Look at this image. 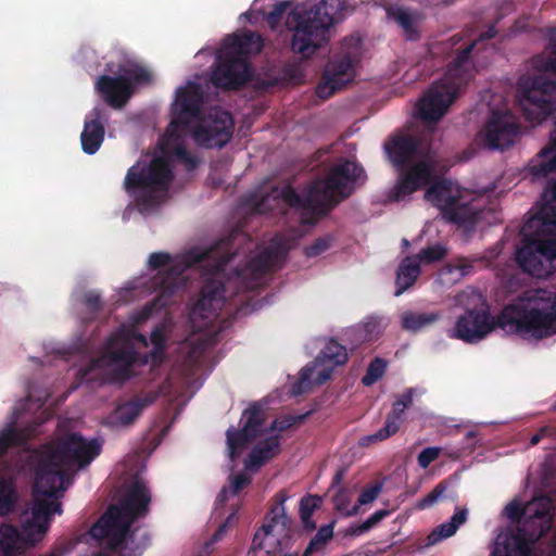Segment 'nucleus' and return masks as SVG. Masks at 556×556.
<instances>
[{
	"label": "nucleus",
	"mask_w": 556,
	"mask_h": 556,
	"mask_svg": "<svg viewBox=\"0 0 556 556\" xmlns=\"http://www.w3.org/2000/svg\"><path fill=\"white\" fill-rule=\"evenodd\" d=\"M237 236L238 232L233 231L210 249L193 248L186 252L181 261L168 271L156 275L152 285L157 294L142 307L138 320H147L154 313L169 305L173 295L182 286L181 276L185 270L202 266L206 271L202 275L199 296L190 308L189 317L191 321L202 320L203 326L208 325L225 302L224 270L236 255L233 240Z\"/></svg>",
	"instance_id": "nucleus-1"
},
{
	"label": "nucleus",
	"mask_w": 556,
	"mask_h": 556,
	"mask_svg": "<svg viewBox=\"0 0 556 556\" xmlns=\"http://www.w3.org/2000/svg\"><path fill=\"white\" fill-rule=\"evenodd\" d=\"M237 236L238 232L233 231L210 249L193 248L186 252L181 261L168 271L156 275L152 285L157 294L142 307L138 320H147L154 313L169 305L173 295L182 286L181 276L185 270L202 266L206 271L202 275L199 296L190 308L189 317L191 321L202 320L203 326L208 325L225 302L224 270L236 255L233 240Z\"/></svg>",
	"instance_id": "nucleus-2"
},
{
	"label": "nucleus",
	"mask_w": 556,
	"mask_h": 556,
	"mask_svg": "<svg viewBox=\"0 0 556 556\" xmlns=\"http://www.w3.org/2000/svg\"><path fill=\"white\" fill-rule=\"evenodd\" d=\"M527 306L506 305L496 318L488 309H467L454 328V337L468 343L482 340L493 329L522 338L544 339L556 333V293L538 289Z\"/></svg>",
	"instance_id": "nucleus-3"
},
{
	"label": "nucleus",
	"mask_w": 556,
	"mask_h": 556,
	"mask_svg": "<svg viewBox=\"0 0 556 556\" xmlns=\"http://www.w3.org/2000/svg\"><path fill=\"white\" fill-rule=\"evenodd\" d=\"M520 233L523 245L517 250L516 261L521 269L536 278L556 273V179L543 190L539 210Z\"/></svg>",
	"instance_id": "nucleus-4"
},
{
	"label": "nucleus",
	"mask_w": 556,
	"mask_h": 556,
	"mask_svg": "<svg viewBox=\"0 0 556 556\" xmlns=\"http://www.w3.org/2000/svg\"><path fill=\"white\" fill-rule=\"evenodd\" d=\"M102 451V441L85 439L80 433H68L42 446L36 469L34 494L48 498L64 491L71 482L66 469L88 466Z\"/></svg>",
	"instance_id": "nucleus-5"
},
{
	"label": "nucleus",
	"mask_w": 556,
	"mask_h": 556,
	"mask_svg": "<svg viewBox=\"0 0 556 556\" xmlns=\"http://www.w3.org/2000/svg\"><path fill=\"white\" fill-rule=\"evenodd\" d=\"M387 161L399 172L393 198L400 202L424 189L432 179L439 160L426 137L397 131L383 142Z\"/></svg>",
	"instance_id": "nucleus-6"
},
{
	"label": "nucleus",
	"mask_w": 556,
	"mask_h": 556,
	"mask_svg": "<svg viewBox=\"0 0 556 556\" xmlns=\"http://www.w3.org/2000/svg\"><path fill=\"white\" fill-rule=\"evenodd\" d=\"M494 25L464 48H460L447 66V77L432 84L417 103V117L426 124L438 123L457 98L459 89L473 77V55L481 50L484 41L496 35Z\"/></svg>",
	"instance_id": "nucleus-7"
},
{
	"label": "nucleus",
	"mask_w": 556,
	"mask_h": 556,
	"mask_svg": "<svg viewBox=\"0 0 556 556\" xmlns=\"http://www.w3.org/2000/svg\"><path fill=\"white\" fill-rule=\"evenodd\" d=\"M362 178L366 179L362 165L350 160H340L329 168L324 178L311 184L305 198H302L291 186L285 187L280 197L290 207L325 215L342 200L349 198L354 191L355 182Z\"/></svg>",
	"instance_id": "nucleus-8"
},
{
	"label": "nucleus",
	"mask_w": 556,
	"mask_h": 556,
	"mask_svg": "<svg viewBox=\"0 0 556 556\" xmlns=\"http://www.w3.org/2000/svg\"><path fill=\"white\" fill-rule=\"evenodd\" d=\"M532 67L541 74L521 77L517 98L525 118L541 124L556 111V81L545 76H556V29L549 31L546 49L533 56Z\"/></svg>",
	"instance_id": "nucleus-9"
},
{
	"label": "nucleus",
	"mask_w": 556,
	"mask_h": 556,
	"mask_svg": "<svg viewBox=\"0 0 556 556\" xmlns=\"http://www.w3.org/2000/svg\"><path fill=\"white\" fill-rule=\"evenodd\" d=\"M151 493L147 485L135 480L117 504H112L91 527L90 533L97 539H108L112 551L122 549L132 536V523L149 513Z\"/></svg>",
	"instance_id": "nucleus-10"
},
{
	"label": "nucleus",
	"mask_w": 556,
	"mask_h": 556,
	"mask_svg": "<svg viewBox=\"0 0 556 556\" xmlns=\"http://www.w3.org/2000/svg\"><path fill=\"white\" fill-rule=\"evenodd\" d=\"M174 173L165 156L140 159L128 168L124 178V189L131 197L139 211L156 208L165 199Z\"/></svg>",
	"instance_id": "nucleus-11"
},
{
	"label": "nucleus",
	"mask_w": 556,
	"mask_h": 556,
	"mask_svg": "<svg viewBox=\"0 0 556 556\" xmlns=\"http://www.w3.org/2000/svg\"><path fill=\"white\" fill-rule=\"evenodd\" d=\"M341 0H321L311 10L295 14L291 41L293 52L309 58L328 38L330 26L341 20Z\"/></svg>",
	"instance_id": "nucleus-12"
},
{
	"label": "nucleus",
	"mask_w": 556,
	"mask_h": 556,
	"mask_svg": "<svg viewBox=\"0 0 556 556\" xmlns=\"http://www.w3.org/2000/svg\"><path fill=\"white\" fill-rule=\"evenodd\" d=\"M276 504L264 518V523L255 532L248 556H280L291 548L293 520L287 515L283 492L276 494Z\"/></svg>",
	"instance_id": "nucleus-13"
},
{
	"label": "nucleus",
	"mask_w": 556,
	"mask_h": 556,
	"mask_svg": "<svg viewBox=\"0 0 556 556\" xmlns=\"http://www.w3.org/2000/svg\"><path fill=\"white\" fill-rule=\"evenodd\" d=\"M138 359V352L134 345L119 333H113L106 340L99 357L91 359L78 370L83 381L98 379V371L110 368L108 381L122 383L134 375L132 366Z\"/></svg>",
	"instance_id": "nucleus-14"
},
{
	"label": "nucleus",
	"mask_w": 556,
	"mask_h": 556,
	"mask_svg": "<svg viewBox=\"0 0 556 556\" xmlns=\"http://www.w3.org/2000/svg\"><path fill=\"white\" fill-rule=\"evenodd\" d=\"M343 46H346L349 50L342 51L329 60L316 88V94L323 100L329 99L354 79V64L357 61L362 40L354 36L346 37L343 40Z\"/></svg>",
	"instance_id": "nucleus-15"
},
{
	"label": "nucleus",
	"mask_w": 556,
	"mask_h": 556,
	"mask_svg": "<svg viewBox=\"0 0 556 556\" xmlns=\"http://www.w3.org/2000/svg\"><path fill=\"white\" fill-rule=\"evenodd\" d=\"M121 75L113 77L101 75L96 81V90L103 101L113 109H122L126 105L134 92V84L149 83L150 73L138 65L119 66Z\"/></svg>",
	"instance_id": "nucleus-16"
},
{
	"label": "nucleus",
	"mask_w": 556,
	"mask_h": 556,
	"mask_svg": "<svg viewBox=\"0 0 556 556\" xmlns=\"http://www.w3.org/2000/svg\"><path fill=\"white\" fill-rule=\"evenodd\" d=\"M233 134L232 115L220 109L213 108L192 128L194 142L205 149L225 147Z\"/></svg>",
	"instance_id": "nucleus-17"
},
{
	"label": "nucleus",
	"mask_w": 556,
	"mask_h": 556,
	"mask_svg": "<svg viewBox=\"0 0 556 556\" xmlns=\"http://www.w3.org/2000/svg\"><path fill=\"white\" fill-rule=\"evenodd\" d=\"M202 103L203 90L199 84L189 83L186 87H180L176 92L175 116L166 129V137L178 140V127L187 129L193 119L201 118Z\"/></svg>",
	"instance_id": "nucleus-18"
},
{
	"label": "nucleus",
	"mask_w": 556,
	"mask_h": 556,
	"mask_svg": "<svg viewBox=\"0 0 556 556\" xmlns=\"http://www.w3.org/2000/svg\"><path fill=\"white\" fill-rule=\"evenodd\" d=\"M252 76L250 63L223 52L216 56V65L211 75L212 84L223 90H238Z\"/></svg>",
	"instance_id": "nucleus-19"
},
{
	"label": "nucleus",
	"mask_w": 556,
	"mask_h": 556,
	"mask_svg": "<svg viewBox=\"0 0 556 556\" xmlns=\"http://www.w3.org/2000/svg\"><path fill=\"white\" fill-rule=\"evenodd\" d=\"M287 253V242L281 238H274L262 252L247 263L244 268L237 269L236 274L238 278L250 277L253 282H257L265 274L280 268Z\"/></svg>",
	"instance_id": "nucleus-20"
},
{
	"label": "nucleus",
	"mask_w": 556,
	"mask_h": 556,
	"mask_svg": "<svg viewBox=\"0 0 556 556\" xmlns=\"http://www.w3.org/2000/svg\"><path fill=\"white\" fill-rule=\"evenodd\" d=\"M552 508L553 502L546 495L535 497L528 503V516L517 527L532 544L549 532L553 522Z\"/></svg>",
	"instance_id": "nucleus-21"
},
{
	"label": "nucleus",
	"mask_w": 556,
	"mask_h": 556,
	"mask_svg": "<svg viewBox=\"0 0 556 556\" xmlns=\"http://www.w3.org/2000/svg\"><path fill=\"white\" fill-rule=\"evenodd\" d=\"M519 124L507 113L492 112L485 124L483 141L490 150L504 151L513 146L519 134Z\"/></svg>",
	"instance_id": "nucleus-22"
},
{
	"label": "nucleus",
	"mask_w": 556,
	"mask_h": 556,
	"mask_svg": "<svg viewBox=\"0 0 556 556\" xmlns=\"http://www.w3.org/2000/svg\"><path fill=\"white\" fill-rule=\"evenodd\" d=\"M62 505L58 501H49L47 498H39L35 494V498L31 506V518L26 520L24 530L31 532L35 538L40 541L45 533L48 531L51 516L53 514H61Z\"/></svg>",
	"instance_id": "nucleus-23"
},
{
	"label": "nucleus",
	"mask_w": 556,
	"mask_h": 556,
	"mask_svg": "<svg viewBox=\"0 0 556 556\" xmlns=\"http://www.w3.org/2000/svg\"><path fill=\"white\" fill-rule=\"evenodd\" d=\"M482 211L476 201L462 202L458 198L448 201L442 216L451 224L457 225L464 231H473L481 218Z\"/></svg>",
	"instance_id": "nucleus-24"
},
{
	"label": "nucleus",
	"mask_w": 556,
	"mask_h": 556,
	"mask_svg": "<svg viewBox=\"0 0 556 556\" xmlns=\"http://www.w3.org/2000/svg\"><path fill=\"white\" fill-rule=\"evenodd\" d=\"M38 542L31 532L24 530V525L22 530L12 525L0 526V552L3 556L23 555Z\"/></svg>",
	"instance_id": "nucleus-25"
},
{
	"label": "nucleus",
	"mask_w": 556,
	"mask_h": 556,
	"mask_svg": "<svg viewBox=\"0 0 556 556\" xmlns=\"http://www.w3.org/2000/svg\"><path fill=\"white\" fill-rule=\"evenodd\" d=\"M104 119V111L100 108H94L86 116L80 135L81 149L85 153L91 155L100 149L105 135Z\"/></svg>",
	"instance_id": "nucleus-26"
},
{
	"label": "nucleus",
	"mask_w": 556,
	"mask_h": 556,
	"mask_svg": "<svg viewBox=\"0 0 556 556\" xmlns=\"http://www.w3.org/2000/svg\"><path fill=\"white\" fill-rule=\"evenodd\" d=\"M157 399V394L153 392L143 395H136L129 401L121 403L109 416V420L115 426H129L141 415L144 408L150 406Z\"/></svg>",
	"instance_id": "nucleus-27"
},
{
	"label": "nucleus",
	"mask_w": 556,
	"mask_h": 556,
	"mask_svg": "<svg viewBox=\"0 0 556 556\" xmlns=\"http://www.w3.org/2000/svg\"><path fill=\"white\" fill-rule=\"evenodd\" d=\"M262 37L254 31H244L240 35L228 36L223 45L222 51L233 56L242 59L245 62L251 53H258L262 50Z\"/></svg>",
	"instance_id": "nucleus-28"
},
{
	"label": "nucleus",
	"mask_w": 556,
	"mask_h": 556,
	"mask_svg": "<svg viewBox=\"0 0 556 556\" xmlns=\"http://www.w3.org/2000/svg\"><path fill=\"white\" fill-rule=\"evenodd\" d=\"M532 545L517 527L497 536L493 556H531Z\"/></svg>",
	"instance_id": "nucleus-29"
},
{
	"label": "nucleus",
	"mask_w": 556,
	"mask_h": 556,
	"mask_svg": "<svg viewBox=\"0 0 556 556\" xmlns=\"http://www.w3.org/2000/svg\"><path fill=\"white\" fill-rule=\"evenodd\" d=\"M405 409L406 407L404 403L394 401L392 409L386 418L384 426L377 432L361 438L359 444L362 446H367L371 443L387 440L391 435L395 434L405 419Z\"/></svg>",
	"instance_id": "nucleus-30"
},
{
	"label": "nucleus",
	"mask_w": 556,
	"mask_h": 556,
	"mask_svg": "<svg viewBox=\"0 0 556 556\" xmlns=\"http://www.w3.org/2000/svg\"><path fill=\"white\" fill-rule=\"evenodd\" d=\"M529 172L533 179L546 178L556 173V121L548 146L540 151L538 161L530 164Z\"/></svg>",
	"instance_id": "nucleus-31"
},
{
	"label": "nucleus",
	"mask_w": 556,
	"mask_h": 556,
	"mask_svg": "<svg viewBox=\"0 0 556 556\" xmlns=\"http://www.w3.org/2000/svg\"><path fill=\"white\" fill-rule=\"evenodd\" d=\"M387 15L403 29L408 40H417L419 38L418 25L422 20V14L419 11L392 5L387 9Z\"/></svg>",
	"instance_id": "nucleus-32"
},
{
	"label": "nucleus",
	"mask_w": 556,
	"mask_h": 556,
	"mask_svg": "<svg viewBox=\"0 0 556 556\" xmlns=\"http://www.w3.org/2000/svg\"><path fill=\"white\" fill-rule=\"evenodd\" d=\"M280 452V437L271 435L260 441L250 452L245 462L249 469H258Z\"/></svg>",
	"instance_id": "nucleus-33"
},
{
	"label": "nucleus",
	"mask_w": 556,
	"mask_h": 556,
	"mask_svg": "<svg viewBox=\"0 0 556 556\" xmlns=\"http://www.w3.org/2000/svg\"><path fill=\"white\" fill-rule=\"evenodd\" d=\"M441 317L440 312L405 311L401 314V327L405 331L417 333L437 324Z\"/></svg>",
	"instance_id": "nucleus-34"
},
{
	"label": "nucleus",
	"mask_w": 556,
	"mask_h": 556,
	"mask_svg": "<svg viewBox=\"0 0 556 556\" xmlns=\"http://www.w3.org/2000/svg\"><path fill=\"white\" fill-rule=\"evenodd\" d=\"M420 275V265L413 256H406L402 260L396 270L394 292L395 296L403 294L408 288H410Z\"/></svg>",
	"instance_id": "nucleus-35"
},
{
	"label": "nucleus",
	"mask_w": 556,
	"mask_h": 556,
	"mask_svg": "<svg viewBox=\"0 0 556 556\" xmlns=\"http://www.w3.org/2000/svg\"><path fill=\"white\" fill-rule=\"evenodd\" d=\"M333 368L331 365L329 367L323 368L317 376L315 377L314 381H312V375L314 371V368L311 366H305L300 371V377L298 381L292 386V394L300 395L311 390L312 386H321L325 382H327L332 375Z\"/></svg>",
	"instance_id": "nucleus-36"
},
{
	"label": "nucleus",
	"mask_w": 556,
	"mask_h": 556,
	"mask_svg": "<svg viewBox=\"0 0 556 556\" xmlns=\"http://www.w3.org/2000/svg\"><path fill=\"white\" fill-rule=\"evenodd\" d=\"M431 180H433V178ZM428 185L430 186L425 192V199L438 206L442 214L446 203L455 200V197L452 195V181L440 178L430 181Z\"/></svg>",
	"instance_id": "nucleus-37"
},
{
	"label": "nucleus",
	"mask_w": 556,
	"mask_h": 556,
	"mask_svg": "<svg viewBox=\"0 0 556 556\" xmlns=\"http://www.w3.org/2000/svg\"><path fill=\"white\" fill-rule=\"evenodd\" d=\"M348 362L345 346L331 339L315 358L316 365L330 364L332 367L344 365Z\"/></svg>",
	"instance_id": "nucleus-38"
},
{
	"label": "nucleus",
	"mask_w": 556,
	"mask_h": 556,
	"mask_svg": "<svg viewBox=\"0 0 556 556\" xmlns=\"http://www.w3.org/2000/svg\"><path fill=\"white\" fill-rule=\"evenodd\" d=\"M226 437L229 457L233 460L241 454L244 447L256 439V433H252L243 427L240 430L229 428Z\"/></svg>",
	"instance_id": "nucleus-39"
},
{
	"label": "nucleus",
	"mask_w": 556,
	"mask_h": 556,
	"mask_svg": "<svg viewBox=\"0 0 556 556\" xmlns=\"http://www.w3.org/2000/svg\"><path fill=\"white\" fill-rule=\"evenodd\" d=\"M333 538V523L321 526L316 534L311 539L308 545L304 549L302 556H313L314 554H323L326 545Z\"/></svg>",
	"instance_id": "nucleus-40"
},
{
	"label": "nucleus",
	"mask_w": 556,
	"mask_h": 556,
	"mask_svg": "<svg viewBox=\"0 0 556 556\" xmlns=\"http://www.w3.org/2000/svg\"><path fill=\"white\" fill-rule=\"evenodd\" d=\"M28 433L25 430L9 426L0 432V457L3 456L10 447L21 446L28 440Z\"/></svg>",
	"instance_id": "nucleus-41"
},
{
	"label": "nucleus",
	"mask_w": 556,
	"mask_h": 556,
	"mask_svg": "<svg viewBox=\"0 0 556 556\" xmlns=\"http://www.w3.org/2000/svg\"><path fill=\"white\" fill-rule=\"evenodd\" d=\"M319 496H305L300 501L299 514L303 528L307 531L316 529V523L312 520V516L320 505Z\"/></svg>",
	"instance_id": "nucleus-42"
},
{
	"label": "nucleus",
	"mask_w": 556,
	"mask_h": 556,
	"mask_svg": "<svg viewBox=\"0 0 556 556\" xmlns=\"http://www.w3.org/2000/svg\"><path fill=\"white\" fill-rule=\"evenodd\" d=\"M15 485L11 479L0 477V516L12 511L15 504Z\"/></svg>",
	"instance_id": "nucleus-43"
},
{
	"label": "nucleus",
	"mask_w": 556,
	"mask_h": 556,
	"mask_svg": "<svg viewBox=\"0 0 556 556\" xmlns=\"http://www.w3.org/2000/svg\"><path fill=\"white\" fill-rule=\"evenodd\" d=\"M242 420H244L243 428L252 433H256L257 437L264 422V410L262 406L257 403L252 404L243 412Z\"/></svg>",
	"instance_id": "nucleus-44"
},
{
	"label": "nucleus",
	"mask_w": 556,
	"mask_h": 556,
	"mask_svg": "<svg viewBox=\"0 0 556 556\" xmlns=\"http://www.w3.org/2000/svg\"><path fill=\"white\" fill-rule=\"evenodd\" d=\"M387 368V363L380 357H375L368 365L366 374L362 378V383L365 387H370L376 383L383 375Z\"/></svg>",
	"instance_id": "nucleus-45"
},
{
	"label": "nucleus",
	"mask_w": 556,
	"mask_h": 556,
	"mask_svg": "<svg viewBox=\"0 0 556 556\" xmlns=\"http://www.w3.org/2000/svg\"><path fill=\"white\" fill-rule=\"evenodd\" d=\"M388 515L389 511L386 509L377 510L362 523L351 527L349 533L354 536L362 535L377 526Z\"/></svg>",
	"instance_id": "nucleus-46"
},
{
	"label": "nucleus",
	"mask_w": 556,
	"mask_h": 556,
	"mask_svg": "<svg viewBox=\"0 0 556 556\" xmlns=\"http://www.w3.org/2000/svg\"><path fill=\"white\" fill-rule=\"evenodd\" d=\"M334 241L333 236L326 235L315 239L309 245L304 248V254L307 257H316L328 251Z\"/></svg>",
	"instance_id": "nucleus-47"
},
{
	"label": "nucleus",
	"mask_w": 556,
	"mask_h": 556,
	"mask_svg": "<svg viewBox=\"0 0 556 556\" xmlns=\"http://www.w3.org/2000/svg\"><path fill=\"white\" fill-rule=\"evenodd\" d=\"M446 255V250L440 244L422 249L416 256H413L420 263L431 264L443 260Z\"/></svg>",
	"instance_id": "nucleus-48"
},
{
	"label": "nucleus",
	"mask_w": 556,
	"mask_h": 556,
	"mask_svg": "<svg viewBox=\"0 0 556 556\" xmlns=\"http://www.w3.org/2000/svg\"><path fill=\"white\" fill-rule=\"evenodd\" d=\"M185 254H182L181 256L177 257L176 261L170 264V255L168 253H165V252H154V253H151L150 256H149V267L151 269H160V268H163L167 265H169L168 268H166L165 270H160L157 273V275L160 273H165V271H168L173 266H175L176 264H178L181 258L184 257Z\"/></svg>",
	"instance_id": "nucleus-49"
},
{
	"label": "nucleus",
	"mask_w": 556,
	"mask_h": 556,
	"mask_svg": "<svg viewBox=\"0 0 556 556\" xmlns=\"http://www.w3.org/2000/svg\"><path fill=\"white\" fill-rule=\"evenodd\" d=\"M174 155L181 162L187 170H193L198 167L200 161L185 146L177 144L174 148Z\"/></svg>",
	"instance_id": "nucleus-50"
},
{
	"label": "nucleus",
	"mask_w": 556,
	"mask_h": 556,
	"mask_svg": "<svg viewBox=\"0 0 556 556\" xmlns=\"http://www.w3.org/2000/svg\"><path fill=\"white\" fill-rule=\"evenodd\" d=\"M505 514L508 519L519 526L528 516V504L522 506L519 502L513 501L506 505Z\"/></svg>",
	"instance_id": "nucleus-51"
},
{
	"label": "nucleus",
	"mask_w": 556,
	"mask_h": 556,
	"mask_svg": "<svg viewBox=\"0 0 556 556\" xmlns=\"http://www.w3.org/2000/svg\"><path fill=\"white\" fill-rule=\"evenodd\" d=\"M457 531L456 525L451 521L438 526L429 535V544H437L443 539L452 536Z\"/></svg>",
	"instance_id": "nucleus-52"
},
{
	"label": "nucleus",
	"mask_w": 556,
	"mask_h": 556,
	"mask_svg": "<svg viewBox=\"0 0 556 556\" xmlns=\"http://www.w3.org/2000/svg\"><path fill=\"white\" fill-rule=\"evenodd\" d=\"M441 454V447L430 446L424 448L417 457V462L420 468L426 469L431 463H433Z\"/></svg>",
	"instance_id": "nucleus-53"
},
{
	"label": "nucleus",
	"mask_w": 556,
	"mask_h": 556,
	"mask_svg": "<svg viewBox=\"0 0 556 556\" xmlns=\"http://www.w3.org/2000/svg\"><path fill=\"white\" fill-rule=\"evenodd\" d=\"M333 501L336 509L345 516H353L358 513V505H354L352 508H349V500L343 492L336 494Z\"/></svg>",
	"instance_id": "nucleus-54"
},
{
	"label": "nucleus",
	"mask_w": 556,
	"mask_h": 556,
	"mask_svg": "<svg viewBox=\"0 0 556 556\" xmlns=\"http://www.w3.org/2000/svg\"><path fill=\"white\" fill-rule=\"evenodd\" d=\"M381 489H382V486L379 483H376L374 485L365 488L361 492V494L357 498L356 505H358V507H359L361 505H366V504L371 503L372 501H375L378 497L379 493L381 492Z\"/></svg>",
	"instance_id": "nucleus-55"
},
{
	"label": "nucleus",
	"mask_w": 556,
	"mask_h": 556,
	"mask_svg": "<svg viewBox=\"0 0 556 556\" xmlns=\"http://www.w3.org/2000/svg\"><path fill=\"white\" fill-rule=\"evenodd\" d=\"M84 304L91 314L97 315L102 309L101 296L96 291H88L84 295Z\"/></svg>",
	"instance_id": "nucleus-56"
},
{
	"label": "nucleus",
	"mask_w": 556,
	"mask_h": 556,
	"mask_svg": "<svg viewBox=\"0 0 556 556\" xmlns=\"http://www.w3.org/2000/svg\"><path fill=\"white\" fill-rule=\"evenodd\" d=\"M446 491V486L443 482H440L428 495H426L419 503L418 507L420 509L428 508L432 506L438 498Z\"/></svg>",
	"instance_id": "nucleus-57"
},
{
	"label": "nucleus",
	"mask_w": 556,
	"mask_h": 556,
	"mask_svg": "<svg viewBox=\"0 0 556 556\" xmlns=\"http://www.w3.org/2000/svg\"><path fill=\"white\" fill-rule=\"evenodd\" d=\"M251 483V478L244 473L240 472L231 478L230 491L233 495H237Z\"/></svg>",
	"instance_id": "nucleus-58"
},
{
	"label": "nucleus",
	"mask_w": 556,
	"mask_h": 556,
	"mask_svg": "<svg viewBox=\"0 0 556 556\" xmlns=\"http://www.w3.org/2000/svg\"><path fill=\"white\" fill-rule=\"evenodd\" d=\"M304 416L299 417H285L281 419H275L271 428L278 431H285L293 426L296 421H301Z\"/></svg>",
	"instance_id": "nucleus-59"
},
{
	"label": "nucleus",
	"mask_w": 556,
	"mask_h": 556,
	"mask_svg": "<svg viewBox=\"0 0 556 556\" xmlns=\"http://www.w3.org/2000/svg\"><path fill=\"white\" fill-rule=\"evenodd\" d=\"M416 393L417 389L407 388L401 395L397 396L395 402L404 403L405 407L408 408L409 406H412Z\"/></svg>",
	"instance_id": "nucleus-60"
},
{
	"label": "nucleus",
	"mask_w": 556,
	"mask_h": 556,
	"mask_svg": "<svg viewBox=\"0 0 556 556\" xmlns=\"http://www.w3.org/2000/svg\"><path fill=\"white\" fill-rule=\"evenodd\" d=\"M151 343L154 345L156 350H163L165 345V336L161 329L156 328L151 332L150 336Z\"/></svg>",
	"instance_id": "nucleus-61"
},
{
	"label": "nucleus",
	"mask_w": 556,
	"mask_h": 556,
	"mask_svg": "<svg viewBox=\"0 0 556 556\" xmlns=\"http://www.w3.org/2000/svg\"><path fill=\"white\" fill-rule=\"evenodd\" d=\"M227 528H228V520H226L225 522H223L218 528L217 530L214 532V534L212 535L211 540L208 542L205 543V548H208L211 545L219 542L223 538H224V534L226 533L227 531Z\"/></svg>",
	"instance_id": "nucleus-62"
},
{
	"label": "nucleus",
	"mask_w": 556,
	"mask_h": 556,
	"mask_svg": "<svg viewBox=\"0 0 556 556\" xmlns=\"http://www.w3.org/2000/svg\"><path fill=\"white\" fill-rule=\"evenodd\" d=\"M286 8H287V4L285 2L277 3L274 7L273 11L269 12L268 21L269 22H278L281 18Z\"/></svg>",
	"instance_id": "nucleus-63"
},
{
	"label": "nucleus",
	"mask_w": 556,
	"mask_h": 556,
	"mask_svg": "<svg viewBox=\"0 0 556 556\" xmlns=\"http://www.w3.org/2000/svg\"><path fill=\"white\" fill-rule=\"evenodd\" d=\"M466 517H467V510L466 509H460V510H457L451 518V522L452 523H455L456 525V529H458V527L465 522L466 520Z\"/></svg>",
	"instance_id": "nucleus-64"
}]
</instances>
